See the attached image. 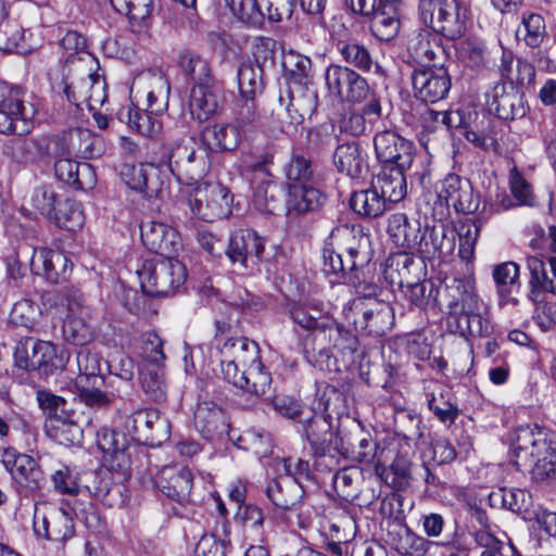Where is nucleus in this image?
I'll use <instances>...</instances> for the list:
<instances>
[{"instance_id":"1","label":"nucleus","mask_w":556,"mask_h":556,"mask_svg":"<svg viewBox=\"0 0 556 556\" xmlns=\"http://www.w3.org/2000/svg\"><path fill=\"white\" fill-rule=\"evenodd\" d=\"M515 466L531 467L535 481L556 480V433L539 426H521L510 434Z\"/></svg>"},{"instance_id":"2","label":"nucleus","mask_w":556,"mask_h":556,"mask_svg":"<svg viewBox=\"0 0 556 556\" xmlns=\"http://www.w3.org/2000/svg\"><path fill=\"white\" fill-rule=\"evenodd\" d=\"M444 296L447 313L455 319L457 331L470 336H483L488 331V323L481 315L483 303L472 281L452 278L445 283Z\"/></svg>"},{"instance_id":"3","label":"nucleus","mask_w":556,"mask_h":556,"mask_svg":"<svg viewBox=\"0 0 556 556\" xmlns=\"http://www.w3.org/2000/svg\"><path fill=\"white\" fill-rule=\"evenodd\" d=\"M143 292L151 296H167L175 293L187 279L186 266L170 255L147 262L138 270Z\"/></svg>"},{"instance_id":"4","label":"nucleus","mask_w":556,"mask_h":556,"mask_svg":"<svg viewBox=\"0 0 556 556\" xmlns=\"http://www.w3.org/2000/svg\"><path fill=\"white\" fill-rule=\"evenodd\" d=\"M318 93L313 83H294L279 91L273 115L281 125H300L317 109Z\"/></svg>"},{"instance_id":"5","label":"nucleus","mask_w":556,"mask_h":556,"mask_svg":"<svg viewBox=\"0 0 556 556\" xmlns=\"http://www.w3.org/2000/svg\"><path fill=\"white\" fill-rule=\"evenodd\" d=\"M79 374L75 379V388L79 400L89 407H105L114 401V394L100 390L104 380L101 376V356L99 353L83 350L77 354Z\"/></svg>"},{"instance_id":"6","label":"nucleus","mask_w":556,"mask_h":556,"mask_svg":"<svg viewBox=\"0 0 556 556\" xmlns=\"http://www.w3.org/2000/svg\"><path fill=\"white\" fill-rule=\"evenodd\" d=\"M166 165L178 182L192 185L202 180L210 172L211 162L205 150L187 147L181 142L164 147Z\"/></svg>"},{"instance_id":"7","label":"nucleus","mask_w":556,"mask_h":556,"mask_svg":"<svg viewBox=\"0 0 556 556\" xmlns=\"http://www.w3.org/2000/svg\"><path fill=\"white\" fill-rule=\"evenodd\" d=\"M64 93L67 100L78 109L89 111L100 109L106 101V83L103 76L91 68L79 66L74 75L64 80Z\"/></svg>"},{"instance_id":"8","label":"nucleus","mask_w":556,"mask_h":556,"mask_svg":"<svg viewBox=\"0 0 556 556\" xmlns=\"http://www.w3.org/2000/svg\"><path fill=\"white\" fill-rule=\"evenodd\" d=\"M266 495L271 504L281 511H298V525L307 528L312 523V507L304 500V488L296 478L290 475H278L268 481Z\"/></svg>"},{"instance_id":"9","label":"nucleus","mask_w":556,"mask_h":556,"mask_svg":"<svg viewBox=\"0 0 556 556\" xmlns=\"http://www.w3.org/2000/svg\"><path fill=\"white\" fill-rule=\"evenodd\" d=\"M123 178L130 189L143 194L150 212H160L167 190V175L153 163L128 166Z\"/></svg>"},{"instance_id":"10","label":"nucleus","mask_w":556,"mask_h":556,"mask_svg":"<svg viewBox=\"0 0 556 556\" xmlns=\"http://www.w3.org/2000/svg\"><path fill=\"white\" fill-rule=\"evenodd\" d=\"M188 202L193 216L212 223L231 213L232 195L224 185L206 182L192 190Z\"/></svg>"},{"instance_id":"11","label":"nucleus","mask_w":556,"mask_h":556,"mask_svg":"<svg viewBox=\"0 0 556 556\" xmlns=\"http://www.w3.org/2000/svg\"><path fill=\"white\" fill-rule=\"evenodd\" d=\"M324 76L329 93L342 103H362L371 93L367 79L350 66L330 64Z\"/></svg>"},{"instance_id":"12","label":"nucleus","mask_w":556,"mask_h":556,"mask_svg":"<svg viewBox=\"0 0 556 556\" xmlns=\"http://www.w3.org/2000/svg\"><path fill=\"white\" fill-rule=\"evenodd\" d=\"M124 429L138 443L157 446L170 435V424L154 408H134L126 416Z\"/></svg>"},{"instance_id":"13","label":"nucleus","mask_w":556,"mask_h":556,"mask_svg":"<svg viewBox=\"0 0 556 556\" xmlns=\"http://www.w3.org/2000/svg\"><path fill=\"white\" fill-rule=\"evenodd\" d=\"M219 352L224 378L233 386L245 384V378L239 372L261 361L258 344L244 337L228 339Z\"/></svg>"},{"instance_id":"14","label":"nucleus","mask_w":556,"mask_h":556,"mask_svg":"<svg viewBox=\"0 0 556 556\" xmlns=\"http://www.w3.org/2000/svg\"><path fill=\"white\" fill-rule=\"evenodd\" d=\"M274 155L270 152H264L260 156L245 162L242 168V175L251 180V184L255 181L250 177L251 175H260L263 178L260 180L256 187H254L252 204L253 206L267 214H276L280 207V201L278 198L277 185L267 179L269 174V165L273 164Z\"/></svg>"},{"instance_id":"15","label":"nucleus","mask_w":556,"mask_h":556,"mask_svg":"<svg viewBox=\"0 0 556 556\" xmlns=\"http://www.w3.org/2000/svg\"><path fill=\"white\" fill-rule=\"evenodd\" d=\"M265 240L255 231L244 229L236 231L229 239L226 254L239 270L253 273L261 264L269 271V263L264 257Z\"/></svg>"},{"instance_id":"16","label":"nucleus","mask_w":556,"mask_h":556,"mask_svg":"<svg viewBox=\"0 0 556 556\" xmlns=\"http://www.w3.org/2000/svg\"><path fill=\"white\" fill-rule=\"evenodd\" d=\"M70 361V352L49 341L33 342L30 354L18 346L15 362L20 368L38 371L40 375H51L62 370Z\"/></svg>"},{"instance_id":"17","label":"nucleus","mask_w":556,"mask_h":556,"mask_svg":"<svg viewBox=\"0 0 556 556\" xmlns=\"http://www.w3.org/2000/svg\"><path fill=\"white\" fill-rule=\"evenodd\" d=\"M33 529L38 538L65 542L74 534V521L71 511L51 503L41 502L35 505Z\"/></svg>"},{"instance_id":"18","label":"nucleus","mask_w":556,"mask_h":556,"mask_svg":"<svg viewBox=\"0 0 556 556\" xmlns=\"http://www.w3.org/2000/svg\"><path fill=\"white\" fill-rule=\"evenodd\" d=\"M0 462L18 488L36 491L45 483L43 472L36 460L14 447L0 448Z\"/></svg>"},{"instance_id":"19","label":"nucleus","mask_w":556,"mask_h":556,"mask_svg":"<svg viewBox=\"0 0 556 556\" xmlns=\"http://www.w3.org/2000/svg\"><path fill=\"white\" fill-rule=\"evenodd\" d=\"M410 78L415 97L425 103H437L445 99L452 85L444 66L415 68Z\"/></svg>"},{"instance_id":"20","label":"nucleus","mask_w":556,"mask_h":556,"mask_svg":"<svg viewBox=\"0 0 556 556\" xmlns=\"http://www.w3.org/2000/svg\"><path fill=\"white\" fill-rule=\"evenodd\" d=\"M473 190L468 178L450 173L442 179L438 195L457 213L472 214L480 206V195Z\"/></svg>"},{"instance_id":"21","label":"nucleus","mask_w":556,"mask_h":556,"mask_svg":"<svg viewBox=\"0 0 556 556\" xmlns=\"http://www.w3.org/2000/svg\"><path fill=\"white\" fill-rule=\"evenodd\" d=\"M33 122L25 112L24 102L0 81V134L25 136L30 131Z\"/></svg>"},{"instance_id":"22","label":"nucleus","mask_w":556,"mask_h":556,"mask_svg":"<svg viewBox=\"0 0 556 556\" xmlns=\"http://www.w3.org/2000/svg\"><path fill=\"white\" fill-rule=\"evenodd\" d=\"M377 159L382 165L409 168L414 160V144L399 134L384 130L374 137Z\"/></svg>"},{"instance_id":"23","label":"nucleus","mask_w":556,"mask_h":556,"mask_svg":"<svg viewBox=\"0 0 556 556\" xmlns=\"http://www.w3.org/2000/svg\"><path fill=\"white\" fill-rule=\"evenodd\" d=\"M467 23V9L457 0H437L431 16V27L434 31L455 40L465 35Z\"/></svg>"},{"instance_id":"24","label":"nucleus","mask_w":556,"mask_h":556,"mask_svg":"<svg viewBox=\"0 0 556 556\" xmlns=\"http://www.w3.org/2000/svg\"><path fill=\"white\" fill-rule=\"evenodd\" d=\"M486 104L500 119L522 118L529 111L523 94L513 84L497 83L486 92Z\"/></svg>"},{"instance_id":"25","label":"nucleus","mask_w":556,"mask_h":556,"mask_svg":"<svg viewBox=\"0 0 556 556\" xmlns=\"http://www.w3.org/2000/svg\"><path fill=\"white\" fill-rule=\"evenodd\" d=\"M285 210L290 217L303 216L318 211L326 202L327 197L317 186L316 181L307 184H293L286 187Z\"/></svg>"},{"instance_id":"26","label":"nucleus","mask_w":556,"mask_h":556,"mask_svg":"<svg viewBox=\"0 0 556 556\" xmlns=\"http://www.w3.org/2000/svg\"><path fill=\"white\" fill-rule=\"evenodd\" d=\"M300 431L305 435L316 458L330 454L332 445V420L308 409L303 418L299 420Z\"/></svg>"},{"instance_id":"27","label":"nucleus","mask_w":556,"mask_h":556,"mask_svg":"<svg viewBox=\"0 0 556 556\" xmlns=\"http://www.w3.org/2000/svg\"><path fill=\"white\" fill-rule=\"evenodd\" d=\"M140 236L143 245L149 251L161 256L170 255L180 248L178 232L164 223L155 220L142 222L140 225Z\"/></svg>"},{"instance_id":"28","label":"nucleus","mask_w":556,"mask_h":556,"mask_svg":"<svg viewBox=\"0 0 556 556\" xmlns=\"http://www.w3.org/2000/svg\"><path fill=\"white\" fill-rule=\"evenodd\" d=\"M222 101L219 81L193 85L189 96V111L193 119L205 122L214 116Z\"/></svg>"},{"instance_id":"29","label":"nucleus","mask_w":556,"mask_h":556,"mask_svg":"<svg viewBox=\"0 0 556 556\" xmlns=\"http://www.w3.org/2000/svg\"><path fill=\"white\" fill-rule=\"evenodd\" d=\"M193 476L188 467L179 465L164 466L155 477V484L167 497L182 502L191 493Z\"/></svg>"},{"instance_id":"30","label":"nucleus","mask_w":556,"mask_h":556,"mask_svg":"<svg viewBox=\"0 0 556 556\" xmlns=\"http://www.w3.org/2000/svg\"><path fill=\"white\" fill-rule=\"evenodd\" d=\"M496 212L497 210L493 205L483 203L475 218H467L458 224L456 229L459 241L458 256L463 261L470 262L473 260L481 228Z\"/></svg>"},{"instance_id":"31","label":"nucleus","mask_w":556,"mask_h":556,"mask_svg":"<svg viewBox=\"0 0 556 556\" xmlns=\"http://www.w3.org/2000/svg\"><path fill=\"white\" fill-rule=\"evenodd\" d=\"M368 243V237L361 236L357 248H348V258L345 261L342 254L337 253L331 247H325L323 250L324 273L326 275L344 277L349 271L364 266L368 262V257L365 252L361 251V248L366 247Z\"/></svg>"},{"instance_id":"32","label":"nucleus","mask_w":556,"mask_h":556,"mask_svg":"<svg viewBox=\"0 0 556 556\" xmlns=\"http://www.w3.org/2000/svg\"><path fill=\"white\" fill-rule=\"evenodd\" d=\"M71 267L72 263L61 251L47 248L33 250L30 269L35 275H42L48 280L56 282L71 270Z\"/></svg>"},{"instance_id":"33","label":"nucleus","mask_w":556,"mask_h":556,"mask_svg":"<svg viewBox=\"0 0 556 556\" xmlns=\"http://www.w3.org/2000/svg\"><path fill=\"white\" fill-rule=\"evenodd\" d=\"M54 170L59 180L76 190H89L97 184L94 168L86 162L71 157L59 159L54 163Z\"/></svg>"},{"instance_id":"34","label":"nucleus","mask_w":556,"mask_h":556,"mask_svg":"<svg viewBox=\"0 0 556 556\" xmlns=\"http://www.w3.org/2000/svg\"><path fill=\"white\" fill-rule=\"evenodd\" d=\"M391 165H382L371 185L386 203H397L404 199L407 192V182L404 172Z\"/></svg>"},{"instance_id":"35","label":"nucleus","mask_w":556,"mask_h":556,"mask_svg":"<svg viewBox=\"0 0 556 556\" xmlns=\"http://www.w3.org/2000/svg\"><path fill=\"white\" fill-rule=\"evenodd\" d=\"M146 89L147 110L155 115L167 111L170 87L167 78L157 72L148 71L137 78Z\"/></svg>"},{"instance_id":"36","label":"nucleus","mask_w":556,"mask_h":556,"mask_svg":"<svg viewBox=\"0 0 556 556\" xmlns=\"http://www.w3.org/2000/svg\"><path fill=\"white\" fill-rule=\"evenodd\" d=\"M81 306L79 298L67 299V314L62 326V334L66 342L74 345H87L96 339L94 329L76 313Z\"/></svg>"},{"instance_id":"37","label":"nucleus","mask_w":556,"mask_h":556,"mask_svg":"<svg viewBox=\"0 0 556 556\" xmlns=\"http://www.w3.org/2000/svg\"><path fill=\"white\" fill-rule=\"evenodd\" d=\"M245 135L237 123L214 124L203 129L202 141L212 152L233 151Z\"/></svg>"},{"instance_id":"38","label":"nucleus","mask_w":556,"mask_h":556,"mask_svg":"<svg viewBox=\"0 0 556 556\" xmlns=\"http://www.w3.org/2000/svg\"><path fill=\"white\" fill-rule=\"evenodd\" d=\"M333 163L339 172L353 179L368 172L367 155L357 142L339 144L333 154Z\"/></svg>"},{"instance_id":"39","label":"nucleus","mask_w":556,"mask_h":556,"mask_svg":"<svg viewBox=\"0 0 556 556\" xmlns=\"http://www.w3.org/2000/svg\"><path fill=\"white\" fill-rule=\"evenodd\" d=\"M337 52L342 58V61L353 70H358L363 73H369L372 67L378 72L380 65L374 60L368 48L355 39H338L334 42Z\"/></svg>"},{"instance_id":"40","label":"nucleus","mask_w":556,"mask_h":556,"mask_svg":"<svg viewBox=\"0 0 556 556\" xmlns=\"http://www.w3.org/2000/svg\"><path fill=\"white\" fill-rule=\"evenodd\" d=\"M407 51L418 63L434 62L444 54L438 36L429 29L414 33L408 39Z\"/></svg>"},{"instance_id":"41","label":"nucleus","mask_w":556,"mask_h":556,"mask_svg":"<svg viewBox=\"0 0 556 556\" xmlns=\"http://www.w3.org/2000/svg\"><path fill=\"white\" fill-rule=\"evenodd\" d=\"M389 544L403 556H424L427 541L415 534L405 525L395 522L388 530Z\"/></svg>"},{"instance_id":"42","label":"nucleus","mask_w":556,"mask_h":556,"mask_svg":"<svg viewBox=\"0 0 556 556\" xmlns=\"http://www.w3.org/2000/svg\"><path fill=\"white\" fill-rule=\"evenodd\" d=\"M400 26L397 4L382 3L370 16V30L380 41H390L395 38Z\"/></svg>"},{"instance_id":"43","label":"nucleus","mask_w":556,"mask_h":556,"mask_svg":"<svg viewBox=\"0 0 556 556\" xmlns=\"http://www.w3.org/2000/svg\"><path fill=\"white\" fill-rule=\"evenodd\" d=\"M421 273V263L416 261L408 253H395L387 261L384 275L390 279L391 283L399 287L406 285L418 277Z\"/></svg>"},{"instance_id":"44","label":"nucleus","mask_w":556,"mask_h":556,"mask_svg":"<svg viewBox=\"0 0 556 556\" xmlns=\"http://www.w3.org/2000/svg\"><path fill=\"white\" fill-rule=\"evenodd\" d=\"M427 401L429 409L442 424H454L460 414L452 391L444 386L437 384Z\"/></svg>"},{"instance_id":"45","label":"nucleus","mask_w":556,"mask_h":556,"mask_svg":"<svg viewBox=\"0 0 556 556\" xmlns=\"http://www.w3.org/2000/svg\"><path fill=\"white\" fill-rule=\"evenodd\" d=\"M388 233L396 245L415 251L420 236V225L416 220L410 223L402 213L393 214L388 220Z\"/></svg>"},{"instance_id":"46","label":"nucleus","mask_w":556,"mask_h":556,"mask_svg":"<svg viewBox=\"0 0 556 556\" xmlns=\"http://www.w3.org/2000/svg\"><path fill=\"white\" fill-rule=\"evenodd\" d=\"M473 117L475 118L466 125V129L462 135L477 148L498 152V142L491 130V118L485 114L480 117L476 112H473Z\"/></svg>"},{"instance_id":"47","label":"nucleus","mask_w":556,"mask_h":556,"mask_svg":"<svg viewBox=\"0 0 556 556\" xmlns=\"http://www.w3.org/2000/svg\"><path fill=\"white\" fill-rule=\"evenodd\" d=\"M117 115L121 122L127 123L130 128L139 134L155 137L161 132V122L156 117H153L152 115L155 114L150 113L147 109L141 111L129 104L121 108Z\"/></svg>"},{"instance_id":"48","label":"nucleus","mask_w":556,"mask_h":556,"mask_svg":"<svg viewBox=\"0 0 556 556\" xmlns=\"http://www.w3.org/2000/svg\"><path fill=\"white\" fill-rule=\"evenodd\" d=\"M531 494L522 489L500 488L489 495L492 507L505 508L516 514H526L531 505Z\"/></svg>"},{"instance_id":"49","label":"nucleus","mask_w":556,"mask_h":556,"mask_svg":"<svg viewBox=\"0 0 556 556\" xmlns=\"http://www.w3.org/2000/svg\"><path fill=\"white\" fill-rule=\"evenodd\" d=\"M362 318L368 333L383 336L391 329L394 314L388 303L374 301L368 308L363 311Z\"/></svg>"},{"instance_id":"50","label":"nucleus","mask_w":556,"mask_h":556,"mask_svg":"<svg viewBox=\"0 0 556 556\" xmlns=\"http://www.w3.org/2000/svg\"><path fill=\"white\" fill-rule=\"evenodd\" d=\"M454 249L453 239H446L444 229L426 228L420 230L416 250L422 257L431 258L437 255L448 254Z\"/></svg>"},{"instance_id":"51","label":"nucleus","mask_w":556,"mask_h":556,"mask_svg":"<svg viewBox=\"0 0 556 556\" xmlns=\"http://www.w3.org/2000/svg\"><path fill=\"white\" fill-rule=\"evenodd\" d=\"M290 316L294 324L307 331H320L327 327L329 316L321 307L314 303L293 304L290 309Z\"/></svg>"},{"instance_id":"52","label":"nucleus","mask_w":556,"mask_h":556,"mask_svg":"<svg viewBox=\"0 0 556 556\" xmlns=\"http://www.w3.org/2000/svg\"><path fill=\"white\" fill-rule=\"evenodd\" d=\"M225 426L223 410L216 405L200 403L194 412V427L207 440L213 439Z\"/></svg>"},{"instance_id":"53","label":"nucleus","mask_w":556,"mask_h":556,"mask_svg":"<svg viewBox=\"0 0 556 556\" xmlns=\"http://www.w3.org/2000/svg\"><path fill=\"white\" fill-rule=\"evenodd\" d=\"M139 379L143 392L154 402H163L167 396V382L164 365L139 366Z\"/></svg>"},{"instance_id":"54","label":"nucleus","mask_w":556,"mask_h":556,"mask_svg":"<svg viewBox=\"0 0 556 556\" xmlns=\"http://www.w3.org/2000/svg\"><path fill=\"white\" fill-rule=\"evenodd\" d=\"M70 141L74 156L92 159L100 156L104 151L103 139L86 128L71 129Z\"/></svg>"},{"instance_id":"55","label":"nucleus","mask_w":556,"mask_h":556,"mask_svg":"<svg viewBox=\"0 0 556 556\" xmlns=\"http://www.w3.org/2000/svg\"><path fill=\"white\" fill-rule=\"evenodd\" d=\"M318 399L315 402L313 410L331 419L333 416L341 417L346 415L349 409L346 397L339 389L327 384L321 391H318Z\"/></svg>"},{"instance_id":"56","label":"nucleus","mask_w":556,"mask_h":556,"mask_svg":"<svg viewBox=\"0 0 556 556\" xmlns=\"http://www.w3.org/2000/svg\"><path fill=\"white\" fill-rule=\"evenodd\" d=\"M14 144L24 163L49 162L48 135L20 138L14 141Z\"/></svg>"},{"instance_id":"57","label":"nucleus","mask_w":556,"mask_h":556,"mask_svg":"<svg viewBox=\"0 0 556 556\" xmlns=\"http://www.w3.org/2000/svg\"><path fill=\"white\" fill-rule=\"evenodd\" d=\"M352 210L358 215L375 218L383 214L387 203L371 185V188L355 191L350 200Z\"/></svg>"},{"instance_id":"58","label":"nucleus","mask_w":556,"mask_h":556,"mask_svg":"<svg viewBox=\"0 0 556 556\" xmlns=\"http://www.w3.org/2000/svg\"><path fill=\"white\" fill-rule=\"evenodd\" d=\"M239 375L245 378L247 383L235 386L238 389L255 394L256 396L265 395L270 390L271 375L263 365L262 361L251 365L247 369H242Z\"/></svg>"},{"instance_id":"59","label":"nucleus","mask_w":556,"mask_h":556,"mask_svg":"<svg viewBox=\"0 0 556 556\" xmlns=\"http://www.w3.org/2000/svg\"><path fill=\"white\" fill-rule=\"evenodd\" d=\"M282 67L287 85L294 83H311L312 61L308 56L290 50L283 54Z\"/></svg>"},{"instance_id":"60","label":"nucleus","mask_w":556,"mask_h":556,"mask_svg":"<svg viewBox=\"0 0 556 556\" xmlns=\"http://www.w3.org/2000/svg\"><path fill=\"white\" fill-rule=\"evenodd\" d=\"M179 65L190 76L193 85L217 81L210 63L194 52H184L179 56Z\"/></svg>"},{"instance_id":"61","label":"nucleus","mask_w":556,"mask_h":556,"mask_svg":"<svg viewBox=\"0 0 556 556\" xmlns=\"http://www.w3.org/2000/svg\"><path fill=\"white\" fill-rule=\"evenodd\" d=\"M336 448L344 456H350L363 464H370L376 457L377 444L369 438H356L350 434L346 442L341 438V445Z\"/></svg>"},{"instance_id":"62","label":"nucleus","mask_w":556,"mask_h":556,"mask_svg":"<svg viewBox=\"0 0 556 556\" xmlns=\"http://www.w3.org/2000/svg\"><path fill=\"white\" fill-rule=\"evenodd\" d=\"M526 265L530 273V299L532 301H540V298H544V294L547 293L545 281H552L549 267L547 263L538 256H528Z\"/></svg>"},{"instance_id":"63","label":"nucleus","mask_w":556,"mask_h":556,"mask_svg":"<svg viewBox=\"0 0 556 556\" xmlns=\"http://www.w3.org/2000/svg\"><path fill=\"white\" fill-rule=\"evenodd\" d=\"M50 220L60 228L75 231L83 227L85 216L79 203L73 200H65L58 203V207Z\"/></svg>"},{"instance_id":"64","label":"nucleus","mask_w":556,"mask_h":556,"mask_svg":"<svg viewBox=\"0 0 556 556\" xmlns=\"http://www.w3.org/2000/svg\"><path fill=\"white\" fill-rule=\"evenodd\" d=\"M283 174L286 177V187L293 184L301 185L316 181L312 161L298 153L292 154L285 164Z\"/></svg>"}]
</instances>
